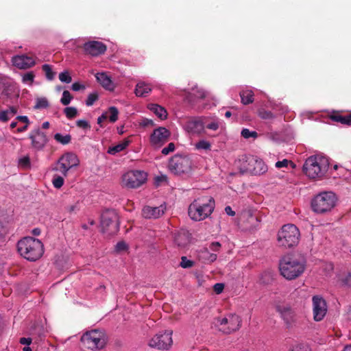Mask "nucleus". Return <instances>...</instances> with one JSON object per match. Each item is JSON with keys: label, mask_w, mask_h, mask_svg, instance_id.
<instances>
[{"label": "nucleus", "mask_w": 351, "mask_h": 351, "mask_svg": "<svg viewBox=\"0 0 351 351\" xmlns=\"http://www.w3.org/2000/svg\"><path fill=\"white\" fill-rule=\"evenodd\" d=\"M306 261L301 254H287L279 263L280 274L291 280L299 277L305 269Z\"/></svg>", "instance_id": "nucleus-1"}, {"label": "nucleus", "mask_w": 351, "mask_h": 351, "mask_svg": "<svg viewBox=\"0 0 351 351\" xmlns=\"http://www.w3.org/2000/svg\"><path fill=\"white\" fill-rule=\"evenodd\" d=\"M17 251L24 258L29 261H36L44 253L43 243L32 237H25L20 239L16 245Z\"/></svg>", "instance_id": "nucleus-2"}, {"label": "nucleus", "mask_w": 351, "mask_h": 351, "mask_svg": "<svg viewBox=\"0 0 351 351\" xmlns=\"http://www.w3.org/2000/svg\"><path fill=\"white\" fill-rule=\"evenodd\" d=\"M215 208V200L210 196L195 199L189 206L188 213L191 219L202 221L211 215Z\"/></svg>", "instance_id": "nucleus-3"}, {"label": "nucleus", "mask_w": 351, "mask_h": 351, "mask_svg": "<svg viewBox=\"0 0 351 351\" xmlns=\"http://www.w3.org/2000/svg\"><path fill=\"white\" fill-rule=\"evenodd\" d=\"M329 167L327 157L315 155L308 157L303 165V171L311 179H321Z\"/></svg>", "instance_id": "nucleus-4"}, {"label": "nucleus", "mask_w": 351, "mask_h": 351, "mask_svg": "<svg viewBox=\"0 0 351 351\" xmlns=\"http://www.w3.org/2000/svg\"><path fill=\"white\" fill-rule=\"evenodd\" d=\"M238 167L241 173L261 175L267 171V167L263 160L254 156H242L238 161Z\"/></svg>", "instance_id": "nucleus-5"}, {"label": "nucleus", "mask_w": 351, "mask_h": 351, "mask_svg": "<svg viewBox=\"0 0 351 351\" xmlns=\"http://www.w3.org/2000/svg\"><path fill=\"white\" fill-rule=\"evenodd\" d=\"M300 231L293 224L284 225L278 233V243L280 246L291 247L298 244Z\"/></svg>", "instance_id": "nucleus-6"}, {"label": "nucleus", "mask_w": 351, "mask_h": 351, "mask_svg": "<svg viewBox=\"0 0 351 351\" xmlns=\"http://www.w3.org/2000/svg\"><path fill=\"white\" fill-rule=\"evenodd\" d=\"M336 197L330 191L322 192L311 201V207L314 212L324 213L330 211L335 205Z\"/></svg>", "instance_id": "nucleus-7"}, {"label": "nucleus", "mask_w": 351, "mask_h": 351, "mask_svg": "<svg viewBox=\"0 0 351 351\" xmlns=\"http://www.w3.org/2000/svg\"><path fill=\"white\" fill-rule=\"evenodd\" d=\"M81 343L84 348L91 350H101L106 344L104 333L98 330L85 332L81 337Z\"/></svg>", "instance_id": "nucleus-8"}, {"label": "nucleus", "mask_w": 351, "mask_h": 351, "mask_svg": "<svg viewBox=\"0 0 351 351\" xmlns=\"http://www.w3.org/2000/svg\"><path fill=\"white\" fill-rule=\"evenodd\" d=\"M101 226L104 233L113 235L119 230V221L117 213L114 210H106L101 216Z\"/></svg>", "instance_id": "nucleus-9"}, {"label": "nucleus", "mask_w": 351, "mask_h": 351, "mask_svg": "<svg viewBox=\"0 0 351 351\" xmlns=\"http://www.w3.org/2000/svg\"><path fill=\"white\" fill-rule=\"evenodd\" d=\"M216 324L223 333L230 334L238 330L241 326V319L236 314H229L223 318H217Z\"/></svg>", "instance_id": "nucleus-10"}, {"label": "nucleus", "mask_w": 351, "mask_h": 351, "mask_svg": "<svg viewBox=\"0 0 351 351\" xmlns=\"http://www.w3.org/2000/svg\"><path fill=\"white\" fill-rule=\"evenodd\" d=\"M192 162L185 156L175 155L169 162V170L176 175L188 173L191 171Z\"/></svg>", "instance_id": "nucleus-11"}, {"label": "nucleus", "mask_w": 351, "mask_h": 351, "mask_svg": "<svg viewBox=\"0 0 351 351\" xmlns=\"http://www.w3.org/2000/svg\"><path fill=\"white\" fill-rule=\"evenodd\" d=\"M80 160L76 154L72 152H67L62 155L57 162V167L54 169L60 171L63 176L68 175V171L73 167H77Z\"/></svg>", "instance_id": "nucleus-12"}, {"label": "nucleus", "mask_w": 351, "mask_h": 351, "mask_svg": "<svg viewBox=\"0 0 351 351\" xmlns=\"http://www.w3.org/2000/svg\"><path fill=\"white\" fill-rule=\"evenodd\" d=\"M147 180V174L143 171H130L122 177L123 184L129 189L141 186Z\"/></svg>", "instance_id": "nucleus-13"}, {"label": "nucleus", "mask_w": 351, "mask_h": 351, "mask_svg": "<svg viewBox=\"0 0 351 351\" xmlns=\"http://www.w3.org/2000/svg\"><path fill=\"white\" fill-rule=\"evenodd\" d=\"M207 119L206 117H191L185 123L184 128L189 134L201 135L205 133Z\"/></svg>", "instance_id": "nucleus-14"}, {"label": "nucleus", "mask_w": 351, "mask_h": 351, "mask_svg": "<svg viewBox=\"0 0 351 351\" xmlns=\"http://www.w3.org/2000/svg\"><path fill=\"white\" fill-rule=\"evenodd\" d=\"M171 336L172 331L157 334L150 339L149 346L158 350H168L173 343Z\"/></svg>", "instance_id": "nucleus-15"}, {"label": "nucleus", "mask_w": 351, "mask_h": 351, "mask_svg": "<svg viewBox=\"0 0 351 351\" xmlns=\"http://www.w3.org/2000/svg\"><path fill=\"white\" fill-rule=\"evenodd\" d=\"M82 48L86 55L99 56L104 54L107 50V46L102 42L97 40H88L83 44Z\"/></svg>", "instance_id": "nucleus-16"}, {"label": "nucleus", "mask_w": 351, "mask_h": 351, "mask_svg": "<svg viewBox=\"0 0 351 351\" xmlns=\"http://www.w3.org/2000/svg\"><path fill=\"white\" fill-rule=\"evenodd\" d=\"M313 318L316 322L324 319L327 312L326 300L319 295H314L312 298Z\"/></svg>", "instance_id": "nucleus-17"}, {"label": "nucleus", "mask_w": 351, "mask_h": 351, "mask_svg": "<svg viewBox=\"0 0 351 351\" xmlns=\"http://www.w3.org/2000/svg\"><path fill=\"white\" fill-rule=\"evenodd\" d=\"M29 138L31 140L32 146L36 150H42L49 141L46 134L39 128L32 130L29 133Z\"/></svg>", "instance_id": "nucleus-18"}, {"label": "nucleus", "mask_w": 351, "mask_h": 351, "mask_svg": "<svg viewBox=\"0 0 351 351\" xmlns=\"http://www.w3.org/2000/svg\"><path fill=\"white\" fill-rule=\"evenodd\" d=\"M170 134V132L167 128L159 127L151 134L150 142L153 145L161 146L169 140Z\"/></svg>", "instance_id": "nucleus-19"}, {"label": "nucleus", "mask_w": 351, "mask_h": 351, "mask_svg": "<svg viewBox=\"0 0 351 351\" xmlns=\"http://www.w3.org/2000/svg\"><path fill=\"white\" fill-rule=\"evenodd\" d=\"M12 64L20 69H26L34 66L36 64L33 57L26 55L16 56L12 58Z\"/></svg>", "instance_id": "nucleus-20"}, {"label": "nucleus", "mask_w": 351, "mask_h": 351, "mask_svg": "<svg viewBox=\"0 0 351 351\" xmlns=\"http://www.w3.org/2000/svg\"><path fill=\"white\" fill-rule=\"evenodd\" d=\"M165 210V204L155 207L146 206L142 210V215L147 219H157L164 215Z\"/></svg>", "instance_id": "nucleus-21"}, {"label": "nucleus", "mask_w": 351, "mask_h": 351, "mask_svg": "<svg viewBox=\"0 0 351 351\" xmlns=\"http://www.w3.org/2000/svg\"><path fill=\"white\" fill-rule=\"evenodd\" d=\"M174 242L180 248H185L190 243V234L188 231L182 230L175 234Z\"/></svg>", "instance_id": "nucleus-22"}, {"label": "nucleus", "mask_w": 351, "mask_h": 351, "mask_svg": "<svg viewBox=\"0 0 351 351\" xmlns=\"http://www.w3.org/2000/svg\"><path fill=\"white\" fill-rule=\"evenodd\" d=\"M97 82L106 90H113L114 85L111 78L106 73H97L95 75Z\"/></svg>", "instance_id": "nucleus-23"}, {"label": "nucleus", "mask_w": 351, "mask_h": 351, "mask_svg": "<svg viewBox=\"0 0 351 351\" xmlns=\"http://www.w3.org/2000/svg\"><path fill=\"white\" fill-rule=\"evenodd\" d=\"M147 108L161 120H165L167 118V112L166 109L161 106L156 104H150L147 106Z\"/></svg>", "instance_id": "nucleus-24"}, {"label": "nucleus", "mask_w": 351, "mask_h": 351, "mask_svg": "<svg viewBox=\"0 0 351 351\" xmlns=\"http://www.w3.org/2000/svg\"><path fill=\"white\" fill-rule=\"evenodd\" d=\"M277 311L287 324H289L293 322L294 313L290 308L278 306Z\"/></svg>", "instance_id": "nucleus-25"}, {"label": "nucleus", "mask_w": 351, "mask_h": 351, "mask_svg": "<svg viewBox=\"0 0 351 351\" xmlns=\"http://www.w3.org/2000/svg\"><path fill=\"white\" fill-rule=\"evenodd\" d=\"M152 90L150 86L145 82H138L135 88V94L137 97H146Z\"/></svg>", "instance_id": "nucleus-26"}, {"label": "nucleus", "mask_w": 351, "mask_h": 351, "mask_svg": "<svg viewBox=\"0 0 351 351\" xmlns=\"http://www.w3.org/2000/svg\"><path fill=\"white\" fill-rule=\"evenodd\" d=\"M330 119L333 121L351 126V114L343 116L339 113H334L330 116Z\"/></svg>", "instance_id": "nucleus-27"}, {"label": "nucleus", "mask_w": 351, "mask_h": 351, "mask_svg": "<svg viewBox=\"0 0 351 351\" xmlns=\"http://www.w3.org/2000/svg\"><path fill=\"white\" fill-rule=\"evenodd\" d=\"M338 282L343 288L351 289V272H343L338 277Z\"/></svg>", "instance_id": "nucleus-28"}, {"label": "nucleus", "mask_w": 351, "mask_h": 351, "mask_svg": "<svg viewBox=\"0 0 351 351\" xmlns=\"http://www.w3.org/2000/svg\"><path fill=\"white\" fill-rule=\"evenodd\" d=\"M254 93L251 90H245L240 92L241 103L244 105H248L254 101Z\"/></svg>", "instance_id": "nucleus-29"}, {"label": "nucleus", "mask_w": 351, "mask_h": 351, "mask_svg": "<svg viewBox=\"0 0 351 351\" xmlns=\"http://www.w3.org/2000/svg\"><path fill=\"white\" fill-rule=\"evenodd\" d=\"M45 328L42 324H34L31 329V334L32 335L37 336L39 339H42V338L45 336Z\"/></svg>", "instance_id": "nucleus-30"}, {"label": "nucleus", "mask_w": 351, "mask_h": 351, "mask_svg": "<svg viewBox=\"0 0 351 351\" xmlns=\"http://www.w3.org/2000/svg\"><path fill=\"white\" fill-rule=\"evenodd\" d=\"M129 145V141H125L115 146L110 147L108 148V153L112 155H114L118 152H120L125 149Z\"/></svg>", "instance_id": "nucleus-31"}, {"label": "nucleus", "mask_w": 351, "mask_h": 351, "mask_svg": "<svg viewBox=\"0 0 351 351\" xmlns=\"http://www.w3.org/2000/svg\"><path fill=\"white\" fill-rule=\"evenodd\" d=\"M54 139L62 145H67L71 143V136L70 134L63 136L60 133H57L54 135Z\"/></svg>", "instance_id": "nucleus-32"}, {"label": "nucleus", "mask_w": 351, "mask_h": 351, "mask_svg": "<svg viewBox=\"0 0 351 351\" xmlns=\"http://www.w3.org/2000/svg\"><path fill=\"white\" fill-rule=\"evenodd\" d=\"M288 351H311V350L306 343H298L290 346Z\"/></svg>", "instance_id": "nucleus-33"}, {"label": "nucleus", "mask_w": 351, "mask_h": 351, "mask_svg": "<svg viewBox=\"0 0 351 351\" xmlns=\"http://www.w3.org/2000/svg\"><path fill=\"white\" fill-rule=\"evenodd\" d=\"M49 107V102L45 97H38L36 100L35 109H44Z\"/></svg>", "instance_id": "nucleus-34"}, {"label": "nucleus", "mask_w": 351, "mask_h": 351, "mask_svg": "<svg viewBox=\"0 0 351 351\" xmlns=\"http://www.w3.org/2000/svg\"><path fill=\"white\" fill-rule=\"evenodd\" d=\"M108 112L110 113L109 117L108 116L109 121L112 123H114L115 121H117L118 119L119 114L118 109L114 106H111L108 109Z\"/></svg>", "instance_id": "nucleus-35"}, {"label": "nucleus", "mask_w": 351, "mask_h": 351, "mask_svg": "<svg viewBox=\"0 0 351 351\" xmlns=\"http://www.w3.org/2000/svg\"><path fill=\"white\" fill-rule=\"evenodd\" d=\"M42 69L45 72L47 80H52L54 78L55 73L52 71V68L49 64H43Z\"/></svg>", "instance_id": "nucleus-36"}, {"label": "nucleus", "mask_w": 351, "mask_h": 351, "mask_svg": "<svg viewBox=\"0 0 351 351\" xmlns=\"http://www.w3.org/2000/svg\"><path fill=\"white\" fill-rule=\"evenodd\" d=\"M73 98V97L72 95L69 90H64L62 93V98L60 99V102L64 106H67L71 103Z\"/></svg>", "instance_id": "nucleus-37"}, {"label": "nucleus", "mask_w": 351, "mask_h": 351, "mask_svg": "<svg viewBox=\"0 0 351 351\" xmlns=\"http://www.w3.org/2000/svg\"><path fill=\"white\" fill-rule=\"evenodd\" d=\"M64 112L69 119H73L77 115V110L75 107H66L64 109Z\"/></svg>", "instance_id": "nucleus-38"}, {"label": "nucleus", "mask_w": 351, "mask_h": 351, "mask_svg": "<svg viewBox=\"0 0 351 351\" xmlns=\"http://www.w3.org/2000/svg\"><path fill=\"white\" fill-rule=\"evenodd\" d=\"M195 149L199 150V149H204V150H210L211 148V144L205 140H201L198 141L195 145Z\"/></svg>", "instance_id": "nucleus-39"}, {"label": "nucleus", "mask_w": 351, "mask_h": 351, "mask_svg": "<svg viewBox=\"0 0 351 351\" xmlns=\"http://www.w3.org/2000/svg\"><path fill=\"white\" fill-rule=\"evenodd\" d=\"M289 165H291L292 169L295 167V165L291 160L287 159H284L281 161L276 162L275 167L278 169H281L282 167H287Z\"/></svg>", "instance_id": "nucleus-40"}, {"label": "nucleus", "mask_w": 351, "mask_h": 351, "mask_svg": "<svg viewBox=\"0 0 351 351\" xmlns=\"http://www.w3.org/2000/svg\"><path fill=\"white\" fill-rule=\"evenodd\" d=\"M258 114L263 119H272L274 118V115L271 111L266 110L263 108L259 109Z\"/></svg>", "instance_id": "nucleus-41"}, {"label": "nucleus", "mask_w": 351, "mask_h": 351, "mask_svg": "<svg viewBox=\"0 0 351 351\" xmlns=\"http://www.w3.org/2000/svg\"><path fill=\"white\" fill-rule=\"evenodd\" d=\"M64 178L60 176H54L52 180L53 185L56 189L61 188L64 184Z\"/></svg>", "instance_id": "nucleus-42"}, {"label": "nucleus", "mask_w": 351, "mask_h": 351, "mask_svg": "<svg viewBox=\"0 0 351 351\" xmlns=\"http://www.w3.org/2000/svg\"><path fill=\"white\" fill-rule=\"evenodd\" d=\"M99 95L97 92L91 93L88 95L86 101V104L88 106H93V104L98 99Z\"/></svg>", "instance_id": "nucleus-43"}, {"label": "nucleus", "mask_w": 351, "mask_h": 351, "mask_svg": "<svg viewBox=\"0 0 351 351\" xmlns=\"http://www.w3.org/2000/svg\"><path fill=\"white\" fill-rule=\"evenodd\" d=\"M241 136L245 138H250V137L255 138L258 136V134L255 131H250L247 128H244L241 131Z\"/></svg>", "instance_id": "nucleus-44"}, {"label": "nucleus", "mask_w": 351, "mask_h": 351, "mask_svg": "<svg viewBox=\"0 0 351 351\" xmlns=\"http://www.w3.org/2000/svg\"><path fill=\"white\" fill-rule=\"evenodd\" d=\"M219 128V122L217 120H214L210 123H208V119H207V123L205 124V128L208 130L216 131Z\"/></svg>", "instance_id": "nucleus-45"}, {"label": "nucleus", "mask_w": 351, "mask_h": 351, "mask_svg": "<svg viewBox=\"0 0 351 351\" xmlns=\"http://www.w3.org/2000/svg\"><path fill=\"white\" fill-rule=\"evenodd\" d=\"M35 75L32 71L25 73L23 76V82L24 83H29L32 84L34 82Z\"/></svg>", "instance_id": "nucleus-46"}, {"label": "nucleus", "mask_w": 351, "mask_h": 351, "mask_svg": "<svg viewBox=\"0 0 351 351\" xmlns=\"http://www.w3.org/2000/svg\"><path fill=\"white\" fill-rule=\"evenodd\" d=\"M59 79L62 82L69 84L71 82L72 78L68 71H64L59 74Z\"/></svg>", "instance_id": "nucleus-47"}, {"label": "nucleus", "mask_w": 351, "mask_h": 351, "mask_svg": "<svg viewBox=\"0 0 351 351\" xmlns=\"http://www.w3.org/2000/svg\"><path fill=\"white\" fill-rule=\"evenodd\" d=\"M193 94L194 95V96L196 98L204 99L206 96V91L204 90H203L202 88H193Z\"/></svg>", "instance_id": "nucleus-48"}, {"label": "nucleus", "mask_w": 351, "mask_h": 351, "mask_svg": "<svg viewBox=\"0 0 351 351\" xmlns=\"http://www.w3.org/2000/svg\"><path fill=\"white\" fill-rule=\"evenodd\" d=\"M76 125L78 128L84 129V130H90L91 128L89 123L87 121L83 120V119L77 120L76 121Z\"/></svg>", "instance_id": "nucleus-49"}, {"label": "nucleus", "mask_w": 351, "mask_h": 351, "mask_svg": "<svg viewBox=\"0 0 351 351\" xmlns=\"http://www.w3.org/2000/svg\"><path fill=\"white\" fill-rule=\"evenodd\" d=\"M175 150V144L173 143H170L168 144V145L165 147H164L162 149V154L164 155H167L169 153L173 152Z\"/></svg>", "instance_id": "nucleus-50"}, {"label": "nucleus", "mask_w": 351, "mask_h": 351, "mask_svg": "<svg viewBox=\"0 0 351 351\" xmlns=\"http://www.w3.org/2000/svg\"><path fill=\"white\" fill-rule=\"evenodd\" d=\"M19 165L23 167H29L30 166V158L28 156H24L19 159Z\"/></svg>", "instance_id": "nucleus-51"}, {"label": "nucleus", "mask_w": 351, "mask_h": 351, "mask_svg": "<svg viewBox=\"0 0 351 351\" xmlns=\"http://www.w3.org/2000/svg\"><path fill=\"white\" fill-rule=\"evenodd\" d=\"M181 260L180 266L182 268H189L193 266V262L187 260L186 256H182Z\"/></svg>", "instance_id": "nucleus-52"}, {"label": "nucleus", "mask_w": 351, "mask_h": 351, "mask_svg": "<svg viewBox=\"0 0 351 351\" xmlns=\"http://www.w3.org/2000/svg\"><path fill=\"white\" fill-rule=\"evenodd\" d=\"M127 249L128 245L124 241L118 242L115 246V250L118 252L125 251Z\"/></svg>", "instance_id": "nucleus-53"}, {"label": "nucleus", "mask_w": 351, "mask_h": 351, "mask_svg": "<svg viewBox=\"0 0 351 351\" xmlns=\"http://www.w3.org/2000/svg\"><path fill=\"white\" fill-rule=\"evenodd\" d=\"M10 117L7 110L0 111V121L3 122H7L8 120H10Z\"/></svg>", "instance_id": "nucleus-54"}, {"label": "nucleus", "mask_w": 351, "mask_h": 351, "mask_svg": "<svg viewBox=\"0 0 351 351\" xmlns=\"http://www.w3.org/2000/svg\"><path fill=\"white\" fill-rule=\"evenodd\" d=\"M224 289V285L223 283H216L213 286V290L217 294L221 293Z\"/></svg>", "instance_id": "nucleus-55"}, {"label": "nucleus", "mask_w": 351, "mask_h": 351, "mask_svg": "<svg viewBox=\"0 0 351 351\" xmlns=\"http://www.w3.org/2000/svg\"><path fill=\"white\" fill-rule=\"evenodd\" d=\"M154 125V121L152 119H143L140 122V125L143 127L153 126Z\"/></svg>", "instance_id": "nucleus-56"}, {"label": "nucleus", "mask_w": 351, "mask_h": 351, "mask_svg": "<svg viewBox=\"0 0 351 351\" xmlns=\"http://www.w3.org/2000/svg\"><path fill=\"white\" fill-rule=\"evenodd\" d=\"M71 88L74 91H79L80 90H84L85 86L79 82H75L72 84Z\"/></svg>", "instance_id": "nucleus-57"}, {"label": "nucleus", "mask_w": 351, "mask_h": 351, "mask_svg": "<svg viewBox=\"0 0 351 351\" xmlns=\"http://www.w3.org/2000/svg\"><path fill=\"white\" fill-rule=\"evenodd\" d=\"M8 112V114L10 117H14L18 112V108L16 106H10L8 109H7Z\"/></svg>", "instance_id": "nucleus-58"}, {"label": "nucleus", "mask_w": 351, "mask_h": 351, "mask_svg": "<svg viewBox=\"0 0 351 351\" xmlns=\"http://www.w3.org/2000/svg\"><path fill=\"white\" fill-rule=\"evenodd\" d=\"M221 247V244L219 243V242H213L210 245V249L212 250V251H214V252H217L219 250Z\"/></svg>", "instance_id": "nucleus-59"}, {"label": "nucleus", "mask_w": 351, "mask_h": 351, "mask_svg": "<svg viewBox=\"0 0 351 351\" xmlns=\"http://www.w3.org/2000/svg\"><path fill=\"white\" fill-rule=\"evenodd\" d=\"M108 112L103 113L100 117L97 119V123L102 127V122L108 119Z\"/></svg>", "instance_id": "nucleus-60"}, {"label": "nucleus", "mask_w": 351, "mask_h": 351, "mask_svg": "<svg viewBox=\"0 0 351 351\" xmlns=\"http://www.w3.org/2000/svg\"><path fill=\"white\" fill-rule=\"evenodd\" d=\"M167 180V177L165 175H161L160 176H157L155 178V181H156L157 184H160L162 182H166Z\"/></svg>", "instance_id": "nucleus-61"}, {"label": "nucleus", "mask_w": 351, "mask_h": 351, "mask_svg": "<svg viewBox=\"0 0 351 351\" xmlns=\"http://www.w3.org/2000/svg\"><path fill=\"white\" fill-rule=\"evenodd\" d=\"M19 342L23 345H27L29 346L32 343V339L31 338H25V337H21L19 340Z\"/></svg>", "instance_id": "nucleus-62"}, {"label": "nucleus", "mask_w": 351, "mask_h": 351, "mask_svg": "<svg viewBox=\"0 0 351 351\" xmlns=\"http://www.w3.org/2000/svg\"><path fill=\"white\" fill-rule=\"evenodd\" d=\"M16 119L19 121L25 123L27 125L29 124V121L27 116H18L16 117Z\"/></svg>", "instance_id": "nucleus-63"}, {"label": "nucleus", "mask_w": 351, "mask_h": 351, "mask_svg": "<svg viewBox=\"0 0 351 351\" xmlns=\"http://www.w3.org/2000/svg\"><path fill=\"white\" fill-rule=\"evenodd\" d=\"M226 213L229 216H234L235 212L232 210V208L230 206H227L225 208Z\"/></svg>", "instance_id": "nucleus-64"}]
</instances>
